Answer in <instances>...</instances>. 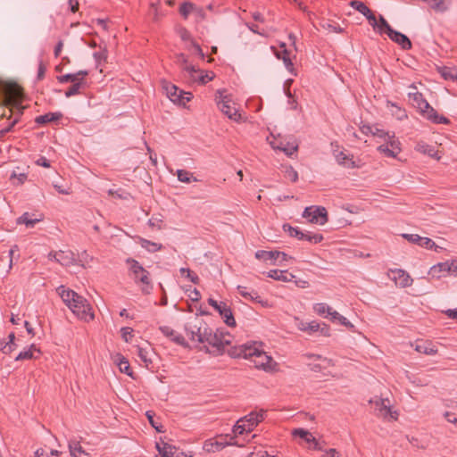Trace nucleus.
I'll list each match as a JSON object with an SVG mask.
<instances>
[{
  "mask_svg": "<svg viewBox=\"0 0 457 457\" xmlns=\"http://www.w3.org/2000/svg\"><path fill=\"white\" fill-rule=\"evenodd\" d=\"M0 96H3L2 105L9 109L10 114L3 113L1 117L11 119L12 116L20 120L24 107L21 105L23 89L14 81L4 80L0 78Z\"/></svg>",
  "mask_w": 457,
  "mask_h": 457,
  "instance_id": "nucleus-1",
  "label": "nucleus"
},
{
  "mask_svg": "<svg viewBox=\"0 0 457 457\" xmlns=\"http://www.w3.org/2000/svg\"><path fill=\"white\" fill-rule=\"evenodd\" d=\"M234 358H253L255 367L265 370H272L273 360L265 352L259 350L254 345H242L236 347L231 353Z\"/></svg>",
  "mask_w": 457,
  "mask_h": 457,
  "instance_id": "nucleus-2",
  "label": "nucleus"
},
{
  "mask_svg": "<svg viewBox=\"0 0 457 457\" xmlns=\"http://www.w3.org/2000/svg\"><path fill=\"white\" fill-rule=\"evenodd\" d=\"M68 307L80 320L90 321L94 319L92 307L87 300L79 294L76 295L74 302H71Z\"/></svg>",
  "mask_w": 457,
  "mask_h": 457,
  "instance_id": "nucleus-3",
  "label": "nucleus"
},
{
  "mask_svg": "<svg viewBox=\"0 0 457 457\" xmlns=\"http://www.w3.org/2000/svg\"><path fill=\"white\" fill-rule=\"evenodd\" d=\"M162 87L165 92L166 96H168V98L174 104H178L179 105H186V104L189 102L190 99L192 98L191 93L180 89L176 85L169 81L162 80Z\"/></svg>",
  "mask_w": 457,
  "mask_h": 457,
  "instance_id": "nucleus-4",
  "label": "nucleus"
},
{
  "mask_svg": "<svg viewBox=\"0 0 457 457\" xmlns=\"http://www.w3.org/2000/svg\"><path fill=\"white\" fill-rule=\"evenodd\" d=\"M127 263L130 264V270L134 275L135 281L141 282L145 286L142 288L145 294H149L152 289L151 279L149 278L150 273L147 271L137 261L129 258Z\"/></svg>",
  "mask_w": 457,
  "mask_h": 457,
  "instance_id": "nucleus-5",
  "label": "nucleus"
},
{
  "mask_svg": "<svg viewBox=\"0 0 457 457\" xmlns=\"http://www.w3.org/2000/svg\"><path fill=\"white\" fill-rule=\"evenodd\" d=\"M216 101L219 109L227 115L230 120L238 121L241 115L236 107L230 105L231 99L228 96H223L220 91L217 92Z\"/></svg>",
  "mask_w": 457,
  "mask_h": 457,
  "instance_id": "nucleus-6",
  "label": "nucleus"
},
{
  "mask_svg": "<svg viewBox=\"0 0 457 457\" xmlns=\"http://www.w3.org/2000/svg\"><path fill=\"white\" fill-rule=\"evenodd\" d=\"M370 403L374 405L376 415L384 419L390 418L391 420H397L398 413L395 411H392L390 408V401L388 398L385 399H374L370 400Z\"/></svg>",
  "mask_w": 457,
  "mask_h": 457,
  "instance_id": "nucleus-7",
  "label": "nucleus"
},
{
  "mask_svg": "<svg viewBox=\"0 0 457 457\" xmlns=\"http://www.w3.org/2000/svg\"><path fill=\"white\" fill-rule=\"evenodd\" d=\"M303 217L308 219L312 223H318L320 225H323L328 221L327 210L320 206L306 207L303 211Z\"/></svg>",
  "mask_w": 457,
  "mask_h": 457,
  "instance_id": "nucleus-8",
  "label": "nucleus"
},
{
  "mask_svg": "<svg viewBox=\"0 0 457 457\" xmlns=\"http://www.w3.org/2000/svg\"><path fill=\"white\" fill-rule=\"evenodd\" d=\"M208 303L212 306L223 319L228 327H236V320L230 307L224 302L218 303L212 298L208 299Z\"/></svg>",
  "mask_w": 457,
  "mask_h": 457,
  "instance_id": "nucleus-9",
  "label": "nucleus"
},
{
  "mask_svg": "<svg viewBox=\"0 0 457 457\" xmlns=\"http://www.w3.org/2000/svg\"><path fill=\"white\" fill-rule=\"evenodd\" d=\"M228 436H219L215 438H211L204 443L203 449L207 453H216L222 450L226 445H234L232 442L227 441Z\"/></svg>",
  "mask_w": 457,
  "mask_h": 457,
  "instance_id": "nucleus-10",
  "label": "nucleus"
},
{
  "mask_svg": "<svg viewBox=\"0 0 457 457\" xmlns=\"http://www.w3.org/2000/svg\"><path fill=\"white\" fill-rule=\"evenodd\" d=\"M408 96L410 100L412 101V104L418 108L420 112L425 117L432 106L424 99L422 94L420 92H410Z\"/></svg>",
  "mask_w": 457,
  "mask_h": 457,
  "instance_id": "nucleus-11",
  "label": "nucleus"
},
{
  "mask_svg": "<svg viewBox=\"0 0 457 457\" xmlns=\"http://www.w3.org/2000/svg\"><path fill=\"white\" fill-rule=\"evenodd\" d=\"M274 149H278L284 152L287 156H292L298 150V144L294 140H279L273 141L270 143Z\"/></svg>",
  "mask_w": 457,
  "mask_h": 457,
  "instance_id": "nucleus-12",
  "label": "nucleus"
},
{
  "mask_svg": "<svg viewBox=\"0 0 457 457\" xmlns=\"http://www.w3.org/2000/svg\"><path fill=\"white\" fill-rule=\"evenodd\" d=\"M159 329L165 337H169L175 344L185 348L189 347L184 337L181 334L175 331L174 329H172L171 328L168 326H162L159 328Z\"/></svg>",
  "mask_w": 457,
  "mask_h": 457,
  "instance_id": "nucleus-13",
  "label": "nucleus"
},
{
  "mask_svg": "<svg viewBox=\"0 0 457 457\" xmlns=\"http://www.w3.org/2000/svg\"><path fill=\"white\" fill-rule=\"evenodd\" d=\"M387 36L392 41L398 44L403 50H409L412 46L409 37L399 31L395 29L390 30V33H388Z\"/></svg>",
  "mask_w": 457,
  "mask_h": 457,
  "instance_id": "nucleus-14",
  "label": "nucleus"
},
{
  "mask_svg": "<svg viewBox=\"0 0 457 457\" xmlns=\"http://www.w3.org/2000/svg\"><path fill=\"white\" fill-rule=\"evenodd\" d=\"M264 411L262 410L260 412L252 411L248 415L239 419L240 422L247 425L248 430H253L255 426L264 419Z\"/></svg>",
  "mask_w": 457,
  "mask_h": 457,
  "instance_id": "nucleus-15",
  "label": "nucleus"
},
{
  "mask_svg": "<svg viewBox=\"0 0 457 457\" xmlns=\"http://www.w3.org/2000/svg\"><path fill=\"white\" fill-rule=\"evenodd\" d=\"M413 345L414 349L420 353L435 355L437 353L436 346L431 341L417 340Z\"/></svg>",
  "mask_w": 457,
  "mask_h": 457,
  "instance_id": "nucleus-16",
  "label": "nucleus"
},
{
  "mask_svg": "<svg viewBox=\"0 0 457 457\" xmlns=\"http://www.w3.org/2000/svg\"><path fill=\"white\" fill-rule=\"evenodd\" d=\"M177 63L182 67V69L187 71L189 75L190 80H195V74L198 73V71H201V70L196 69L195 66L190 65L187 63V58L184 54H179L176 57Z\"/></svg>",
  "mask_w": 457,
  "mask_h": 457,
  "instance_id": "nucleus-17",
  "label": "nucleus"
},
{
  "mask_svg": "<svg viewBox=\"0 0 457 457\" xmlns=\"http://www.w3.org/2000/svg\"><path fill=\"white\" fill-rule=\"evenodd\" d=\"M394 275L393 279L395 281V284L401 287H407L411 285L412 278L411 276L403 270H392Z\"/></svg>",
  "mask_w": 457,
  "mask_h": 457,
  "instance_id": "nucleus-18",
  "label": "nucleus"
},
{
  "mask_svg": "<svg viewBox=\"0 0 457 457\" xmlns=\"http://www.w3.org/2000/svg\"><path fill=\"white\" fill-rule=\"evenodd\" d=\"M50 258L54 257V260L63 266H69L74 261V253L71 251H59L54 253H49Z\"/></svg>",
  "mask_w": 457,
  "mask_h": 457,
  "instance_id": "nucleus-19",
  "label": "nucleus"
},
{
  "mask_svg": "<svg viewBox=\"0 0 457 457\" xmlns=\"http://www.w3.org/2000/svg\"><path fill=\"white\" fill-rule=\"evenodd\" d=\"M203 324H204V321L199 319H195V323L186 324L185 330L187 333V335L190 336L191 340H197Z\"/></svg>",
  "mask_w": 457,
  "mask_h": 457,
  "instance_id": "nucleus-20",
  "label": "nucleus"
},
{
  "mask_svg": "<svg viewBox=\"0 0 457 457\" xmlns=\"http://www.w3.org/2000/svg\"><path fill=\"white\" fill-rule=\"evenodd\" d=\"M255 258L263 260L264 262L270 261L271 264H277L276 262L279 258V251H264L259 250L255 253Z\"/></svg>",
  "mask_w": 457,
  "mask_h": 457,
  "instance_id": "nucleus-21",
  "label": "nucleus"
},
{
  "mask_svg": "<svg viewBox=\"0 0 457 457\" xmlns=\"http://www.w3.org/2000/svg\"><path fill=\"white\" fill-rule=\"evenodd\" d=\"M222 337H223V332H220L217 330L215 333L212 334V336L210 337L207 344L213 348H215L216 354L222 353Z\"/></svg>",
  "mask_w": 457,
  "mask_h": 457,
  "instance_id": "nucleus-22",
  "label": "nucleus"
},
{
  "mask_svg": "<svg viewBox=\"0 0 457 457\" xmlns=\"http://www.w3.org/2000/svg\"><path fill=\"white\" fill-rule=\"evenodd\" d=\"M57 292L59 294V295L61 296L62 300L63 301V303L68 306L71 302H74V298L76 296V295L78 294L77 292L71 290V289H69V288H66L64 286H61L57 288Z\"/></svg>",
  "mask_w": 457,
  "mask_h": 457,
  "instance_id": "nucleus-23",
  "label": "nucleus"
},
{
  "mask_svg": "<svg viewBox=\"0 0 457 457\" xmlns=\"http://www.w3.org/2000/svg\"><path fill=\"white\" fill-rule=\"evenodd\" d=\"M268 277L279 281H291L295 276L291 273H288L287 271L284 270H271L268 273Z\"/></svg>",
  "mask_w": 457,
  "mask_h": 457,
  "instance_id": "nucleus-24",
  "label": "nucleus"
},
{
  "mask_svg": "<svg viewBox=\"0 0 457 457\" xmlns=\"http://www.w3.org/2000/svg\"><path fill=\"white\" fill-rule=\"evenodd\" d=\"M425 118L432 121L436 124H449L450 120L448 118L439 115L436 111L432 107L428 110V112L426 114Z\"/></svg>",
  "mask_w": 457,
  "mask_h": 457,
  "instance_id": "nucleus-25",
  "label": "nucleus"
},
{
  "mask_svg": "<svg viewBox=\"0 0 457 457\" xmlns=\"http://www.w3.org/2000/svg\"><path fill=\"white\" fill-rule=\"evenodd\" d=\"M62 117L61 112H48L44 115L37 116L35 121L37 124H46L52 121H57Z\"/></svg>",
  "mask_w": 457,
  "mask_h": 457,
  "instance_id": "nucleus-26",
  "label": "nucleus"
},
{
  "mask_svg": "<svg viewBox=\"0 0 457 457\" xmlns=\"http://www.w3.org/2000/svg\"><path fill=\"white\" fill-rule=\"evenodd\" d=\"M156 448L161 455V457H172L173 453H177V448L168 443H157Z\"/></svg>",
  "mask_w": 457,
  "mask_h": 457,
  "instance_id": "nucleus-27",
  "label": "nucleus"
},
{
  "mask_svg": "<svg viewBox=\"0 0 457 457\" xmlns=\"http://www.w3.org/2000/svg\"><path fill=\"white\" fill-rule=\"evenodd\" d=\"M336 160L338 162V164L343 165L348 169L358 167V165L355 163L353 158H350L344 152H339L338 154H337Z\"/></svg>",
  "mask_w": 457,
  "mask_h": 457,
  "instance_id": "nucleus-28",
  "label": "nucleus"
},
{
  "mask_svg": "<svg viewBox=\"0 0 457 457\" xmlns=\"http://www.w3.org/2000/svg\"><path fill=\"white\" fill-rule=\"evenodd\" d=\"M115 361L117 362V365L120 370V372L127 374L129 377H132V370L129 366V362L128 360L122 356L121 354H117L115 358Z\"/></svg>",
  "mask_w": 457,
  "mask_h": 457,
  "instance_id": "nucleus-29",
  "label": "nucleus"
},
{
  "mask_svg": "<svg viewBox=\"0 0 457 457\" xmlns=\"http://www.w3.org/2000/svg\"><path fill=\"white\" fill-rule=\"evenodd\" d=\"M138 243L140 245L150 253H155L162 248V245L159 243L152 242L143 237H138Z\"/></svg>",
  "mask_w": 457,
  "mask_h": 457,
  "instance_id": "nucleus-30",
  "label": "nucleus"
},
{
  "mask_svg": "<svg viewBox=\"0 0 457 457\" xmlns=\"http://www.w3.org/2000/svg\"><path fill=\"white\" fill-rule=\"evenodd\" d=\"M87 86L86 80H78L72 83V85L66 90L65 96L71 97L73 96L79 95L80 93V89L85 88Z\"/></svg>",
  "mask_w": 457,
  "mask_h": 457,
  "instance_id": "nucleus-31",
  "label": "nucleus"
},
{
  "mask_svg": "<svg viewBox=\"0 0 457 457\" xmlns=\"http://www.w3.org/2000/svg\"><path fill=\"white\" fill-rule=\"evenodd\" d=\"M439 73L446 80H453L457 82V69L454 67H440Z\"/></svg>",
  "mask_w": 457,
  "mask_h": 457,
  "instance_id": "nucleus-32",
  "label": "nucleus"
},
{
  "mask_svg": "<svg viewBox=\"0 0 457 457\" xmlns=\"http://www.w3.org/2000/svg\"><path fill=\"white\" fill-rule=\"evenodd\" d=\"M35 352L40 353L39 349H37L35 345H31L28 349H24L23 351H21L15 357V361L30 360V359L36 358L34 356Z\"/></svg>",
  "mask_w": 457,
  "mask_h": 457,
  "instance_id": "nucleus-33",
  "label": "nucleus"
},
{
  "mask_svg": "<svg viewBox=\"0 0 457 457\" xmlns=\"http://www.w3.org/2000/svg\"><path fill=\"white\" fill-rule=\"evenodd\" d=\"M415 148L420 153H422V154H428V156L439 159V156H437V152L435 150V147H433L424 142H419Z\"/></svg>",
  "mask_w": 457,
  "mask_h": 457,
  "instance_id": "nucleus-34",
  "label": "nucleus"
},
{
  "mask_svg": "<svg viewBox=\"0 0 457 457\" xmlns=\"http://www.w3.org/2000/svg\"><path fill=\"white\" fill-rule=\"evenodd\" d=\"M196 10V5L189 1L183 2L179 6V13L180 15L187 20L189 14L194 13V11Z\"/></svg>",
  "mask_w": 457,
  "mask_h": 457,
  "instance_id": "nucleus-35",
  "label": "nucleus"
},
{
  "mask_svg": "<svg viewBox=\"0 0 457 457\" xmlns=\"http://www.w3.org/2000/svg\"><path fill=\"white\" fill-rule=\"evenodd\" d=\"M330 320L333 322L338 321L341 325L348 328L352 331H355L353 324H352L345 317L342 316L336 311H333V312L331 313Z\"/></svg>",
  "mask_w": 457,
  "mask_h": 457,
  "instance_id": "nucleus-36",
  "label": "nucleus"
},
{
  "mask_svg": "<svg viewBox=\"0 0 457 457\" xmlns=\"http://www.w3.org/2000/svg\"><path fill=\"white\" fill-rule=\"evenodd\" d=\"M350 6L361 12L366 18L373 12L363 2L358 0L351 1Z\"/></svg>",
  "mask_w": 457,
  "mask_h": 457,
  "instance_id": "nucleus-37",
  "label": "nucleus"
},
{
  "mask_svg": "<svg viewBox=\"0 0 457 457\" xmlns=\"http://www.w3.org/2000/svg\"><path fill=\"white\" fill-rule=\"evenodd\" d=\"M293 436H299L308 444H312L316 439L311 432L303 428H295L293 431Z\"/></svg>",
  "mask_w": 457,
  "mask_h": 457,
  "instance_id": "nucleus-38",
  "label": "nucleus"
},
{
  "mask_svg": "<svg viewBox=\"0 0 457 457\" xmlns=\"http://www.w3.org/2000/svg\"><path fill=\"white\" fill-rule=\"evenodd\" d=\"M40 220L41 219L38 218H30L29 213L25 212L20 218H18L17 222L19 224H25L28 228H33Z\"/></svg>",
  "mask_w": 457,
  "mask_h": 457,
  "instance_id": "nucleus-39",
  "label": "nucleus"
},
{
  "mask_svg": "<svg viewBox=\"0 0 457 457\" xmlns=\"http://www.w3.org/2000/svg\"><path fill=\"white\" fill-rule=\"evenodd\" d=\"M212 330L207 326V324L204 322L203 324V327L201 328L200 334L198 335L197 341L199 343H207L210 339V337L212 336Z\"/></svg>",
  "mask_w": 457,
  "mask_h": 457,
  "instance_id": "nucleus-40",
  "label": "nucleus"
},
{
  "mask_svg": "<svg viewBox=\"0 0 457 457\" xmlns=\"http://www.w3.org/2000/svg\"><path fill=\"white\" fill-rule=\"evenodd\" d=\"M245 289H246L245 287H238L239 293L242 296H244L246 299H250L253 302L262 303V300L261 299V296L257 294V292H255V291L248 292Z\"/></svg>",
  "mask_w": 457,
  "mask_h": 457,
  "instance_id": "nucleus-41",
  "label": "nucleus"
},
{
  "mask_svg": "<svg viewBox=\"0 0 457 457\" xmlns=\"http://www.w3.org/2000/svg\"><path fill=\"white\" fill-rule=\"evenodd\" d=\"M283 229L285 232H287L290 237H296L299 240L303 239V232L300 230L298 228H294L289 224H284Z\"/></svg>",
  "mask_w": 457,
  "mask_h": 457,
  "instance_id": "nucleus-42",
  "label": "nucleus"
},
{
  "mask_svg": "<svg viewBox=\"0 0 457 457\" xmlns=\"http://www.w3.org/2000/svg\"><path fill=\"white\" fill-rule=\"evenodd\" d=\"M313 310L315 311V312L319 315H324L325 313H327L328 315L331 316V313L333 312V310L331 307H329L327 303H316L313 307Z\"/></svg>",
  "mask_w": 457,
  "mask_h": 457,
  "instance_id": "nucleus-43",
  "label": "nucleus"
},
{
  "mask_svg": "<svg viewBox=\"0 0 457 457\" xmlns=\"http://www.w3.org/2000/svg\"><path fill=\"white\" fill-rule=\"evenodd\" d=\"M377 28L378 29L380 33L384 32L386 35L390 33V30L394 29L382 15L379 16Z\"/></svg>",
  "mask_w": 457,
  "mask_h": 457,
  "instance_id": "nucleus-44",
  "label": "nucleus"
},
{
  "mask_svg": "<svg viewBox=\"0 0 457 457\" xmlns=\"http://www.w3.org/2000/svg\"><path fill=\"white\" fill-rule=\"evenodd\" d=\"M108 194L114 198H119V199H123V200H129L131 198L130 194L121 188L117 189V190L110 189L108 191Z\"/></svg>",
  "mask_w": 457,
  "mask_h": 457,
  "instance_id": "nucleus-45",
  "label": "nucleus"
},
{
  "mask_svg": "<svg viewBox=\"0 0 457 457\" xmlns=\"http://www.w3.org/2000/svg\"><path fill=\"white\" fill-rule=\"evenodd\" d=\"M450 269L449 266V261H446L445 262H440L435 266H433L430 270V272L433 276L437 275L439 277V273L442 271H447Z\"/></svg>",
  "mask_w": 457,
  "mask_h": 457,
  "instance_id": "nucleus-46",
  "label": "nucleus"
},
{
  "mask_svg": "<svg viewBox=\"0 0 457 457\" xmlns=\"http://www.w3.org/2000/svg\"><path fill=\"white\" fill-rule=\"evenodd\" d=\"M179 272L182 276H186L192 283L196 284V285L199 284V282H200L199 277L195 273L192 272L189 269L181 268L179 270Z\"/></svg>",
  "mask_w": 457,
  "mask_h": 457,
  "instance_id": "nucleus-47",
  "label": "nucleus"
},
{
  "mask_svg": "<svg viewBox=\"0 0 457 457\" xmlns=\"http://www.w3.org/2000/svg\"><path fill=\"white\" fill-rule=\"evenodd\" d=\"M137 355L140 360L145 363V367H148L152 364V360L149 358V352L142 347H137Z\"/></svg>",
  "mask_w": 457,
  "mask_h": 457,
  "instance_id": "nucleus-48",
  "label": "nucleus"
},
{
  "mask_svg": "<svg viewBox=\"0 0 457 457\" xmlns=\"http://www.w3.org/2000/svg\"><path fill=\"white\" fill-rule=\"evenodd\" d=\"M420 246L425 247L427 249H434L436 252H438V249H441V247L436 245L432 239L423 237H421Z\"/></svg>",
  "mask_w": 457,
  "mask_h": 457,
  "instance_id": "nucleus-49",
  "label": "nucleus"
},
{
  "mask_svg": "<svg viewBox=\"0 0 457 457\" xmlns=\"http://www.w3.org/2000/svg\"><path fill=\"white\" fill-rule=\"evenodd\" d=\"M302 240H306L311 243L317 244L323 240V236L321 234H312L310 232H303V237Z\"/></svg>",
  "mask_w": 457,
  "mask_h": 457,
  "instance_id": "nucleus-50",
  "label": "nucleus"
},
{
  "mask_svg": "<svg viewBox=\"0 0 457 457\" xmlns=\"http://www.w3.org/2000/svg\"><path fill=\"white\" fill-rule=\"evenodd\" d=\"M280 47L283 48V57H282L283 62H284L285 66L287 67V69L289 70L290 68L293 67V62L289 57V52L287 50L285 43H281Z\"/></svg>",
  "mask_w": 457,
  "mask_h": 457,
  "instance_id": "nucleus-51",
  "label": "nucleus"
},
{
  "mask_svg": "<svg viewBox=\"0 0 457 457\" xmlns=\"http://www.w3.org/2000/svg\"><path fill=\"white\" fill-rule=\"evenodd\" d=\"M252 430H248V428H247V425L243 423V422H240V420H238L236 423V425L234 426V428H233V432L235 433V435H242L244 434L245 432H251Z\"/></svg>",
  "mask_w": 457,
  "mask_h": 457,
  "instance_id": "nucleus-52",
  "label": "nucleus"
},
{
  "mask_svg": "<svg viewBox=\"0 0 457 457\" xmlns=\"http://www.w3.org/2000/svg\"><path fill=\"white\" fill-rule=\"evenodd\" d=\"M320 25L323 29L328 30L329 32L341 33L343 31L339 26L331 23L329 21H325Z\"/></svg>",
  "mask_w": 457,
  "mask_h": 457,
  "instance_id": "nucleus-53",
  "label": "nucleus"
},
{
  "mask_svg": "<svg viewBox=\"0 0 457 457\" xmlns=\"http://www.w3.org/2000/svg\"><path fill=\"white\" fill-rule=\"evenodd\" d=\"M199 72L201 73V75L199 76H196V74H195V80H193L194 82L198 81L201 84H206L207 82L213 79L214 75L212 72L211 73V75H209L208 73L203 74V71Z\"/></svg>",
  "mask_w": 457,
  "mask_h": 457,
  "instance_id": "nucleus-54",
  "label": "nucleus"
},
{
  "mask_svg": "<svg viewBox=\"0 0 457 457\" xmlns=\"http://www.w3.org/2000/svg\"><path fill=\"white\" fill-rule=\"evenodd\" d=\"M177 176L179 181L189 183L191 181L192 173L185 170H178Z\"/></svg>",
  "mask_w": 457,
  "mask_h": 457,
  "instance_id": "nucleus-55",
  "label": "nucleus"
},
{
  "mask_svg": "<svg viewBox=\"0 0 457 457\" xmlns=\"http://www.w3.org/2000/svg\"><path fill=\"white\" fill-rule=\"evenodd\" d=\"M57 80L60 83H67V82L74 83L75 81H78L75 73H68L65 75L58 76Z\"/></svg>",
  "mask_w": 457,
  "mask_h": 457,
  "instance_id": "nucleus-56",
  "label": "nucleus"
},
{
  "mask_svg": "<svg viewBox=\"0 0 457 457\" xmlns=\"http://www.w3.org/2000/svg\"><path fill=\"white\" fill-rule=\"evenodd\" d=\"M150 424L158 431V432H162V425H158L157 422L154 420V413L152 412V411H146L145 413Z\"/></svg>",
  "mask_w": 457,
  "mask_h": 457,
  "instance_id": "nucleus-57",
  "label": "nucleus"
},
{
  "mask_svg": "<svg viewBox=\"0 0 457 457\" xmlns=\"http://www.w3.org/2000/svg\"><path fill=\"white\" fill-rule=\"evenodd\" d=\"M402 237L412 244L420 245L421 237L417 234H403Z\"/></svg>",
  "mask_w": 457,
  "mask_h": 457,
  "instance_id": "nucleus-58",
  "label": "nucleus"
},
{
  "mask_svg": "<svg viewBox=\"0 0 457 457\" xmlns=\"http://www.w3.org/2000/svg\"><path fill=\"white\" fill-rule=\"evenodd\" d=\"M393 107H395V111H394V110H392V114H393L394 116H395V117H396V119H398V120H403V119L407 118V114H406L405 110H403V109H402V108H400L399 106H396V105H395V104H393Z\"/></svg>",
  "mask_w": 457,
  "mask_h": 457,
  "instance_id": "nucleus-59",
  "label": "nucleus"
},
{
  "mask_svg": "<svg viewBox=\"0 0 457 457\" xmlns=\"http://www.w3.org/2000/svg\"><path fill=\"white\" fill-rule=\"evenodd\" d=\"M378 150L388 157H395L396 155L395 151L389 148L388 145H381L378 147Z\"/></svg>",
  "mask_w": 457,
  "mask_h": 457,
  "instance_id": "nucleus-60",
  "label": "nucleus"
},
{
  "mask_svg": "<svg viewBox=\"0 0 457 457\" xmlns=\"http://www.w3.org/2000/svg\"><path fill=\"white\" fill-rule=\"evenodd\" d=\"M286 177L292 182H296L298 179V173L292 167L286 170Z\"/></svg>",
  "mask_w": 457,
  "mask_h": 457,
  "instance_id": "nucleus-61",
  "label": "nucleus"
},
{
  "mask_svg": "<svg viewBox=\"0 0 457 457\" xmlns=\"http://www.w3.org/2000/svg\"><path fill=\"white\" fill-rule=\"evenodd\" d=\"M163 220L158 217H153L148 220V225L152 228H157L158 229H162V223Z\"/></svg>",
  "mask_w": 457,
  "mask_h": 457,
  "instance_id": "nucleus-62",
  "label": "nucleus"
},
{
  "mask_svg": "<svg viewBox=\"0 0 457 457\" xmlns=\"http://www.w3.org/2000/svg\"><path fill=\"white\" fill-rule=\"evenodd\" d=\"M79 445H80V444L78 441L73 440V441L69 442V449H70L71 457H78L77 456V449ZM87 457H90V456H87Z\"/></svg>",
  "mask_w": 457,
  "mask_h": 457,
  "instance_id": "nucleus-63",
  "label": "nucleus"
},
{
  "mask_svg": "<svg viewBox=\"0 0 457 457\" xmlns=\"http://www.w3.org/2000/svg\"><path fill=\"white\" fill-rule=\"evenodd\" d=\"M373 136L375 137H381V138H384V139H386V137H390V134L389 132H386L383 129H380L377 127H374L373 128V131H372V134Z\"/></svg>",
  "mask_w": 457,
  "mask_h": 457,
  "instance_id": "nucleus-64",
  "label": "nucleus"
}]
</instances>
